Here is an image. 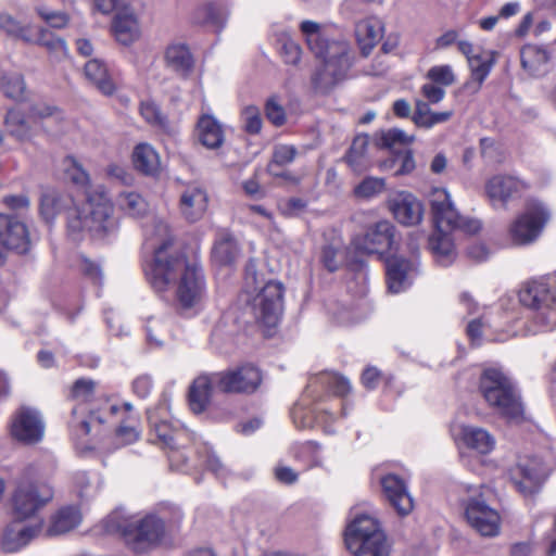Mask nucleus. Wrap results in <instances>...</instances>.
I'll list each match as a JSON object with an SVG mask.
<instances>
[{"instance_id":"obj_37","label":"nucleus","mask_w":556,"mask_h":556,"mask_svg":"<svg viewBox=\"0 0 556 556\" xmlns=\"http://www.w3.org/2000/svg\"><path fill=\"white\" fill-rule=\"evenodd\" d=\"M381 219H375L367 226L364 235L356 237L353 240L354 248L364 254H376L378 260L382 258L380 245L382 242V232L380 230Z\"/></svg>"},{"instance_id":"obj_28","label":"nucleus","mask_w":556,"mask_h":556,"mask_svg":"<svg viewBox=\"0 0 556 556\" xmlns=\"http://www.w3.org/2000/svg\"><path fill=\"white\" fill-rule=\"evenodd\" d=\"M195 135L199 142L207 149H218L225 140L224 129L212 115H202L197 124Z\"/></svg>"},{"instance_id":"obj_8","label":"nucleus","mask_w":556,"mask_h":556,"mask_svg":"<svg viewBox=\"0 0 556 556\" xmlns=\"http://www.w3.org/2000/svg\"><path fill=\"white\" fill-rule=\"evenodd\" d=\"M549 212L541 203L529 204L508 227V238L514 245H528L538 240L549 219Z\"/></svg>"},{"instance_id":"obj_35","label":"nucleus","mask_w":556,"mask_h":556,"mask_svg":"<svg viewBox=\"0 0 556 556\" xmlns=\"http://www.w3.org/2000/svg\"><path fill=\"white\" fill-rule=\"evenodd\" d=\"M460 439L464 444L480 454H489L495 446V439L485 429L475 426H463Z\"/></svg>"},{"instance_id":"obj_58","label":"nucleus","mask_w":556,"mask_h":556,"mask_svg":"<svg viewBox=\"0 0 556 556\" xmlns=\"http://www.w3.org/2000/svg\"><path fill=\"white\" fill-rule=\"evenodd\" d=\"M59 211V199L52 191L46 192L40 201V214L47 220H51Z\"/></svg>"},{"instance_id":"obj_48","label":"nucleus","mask_w":556,"mask_h":556,"mask_svg":"<svg viewBox=\"0 0 556 556\" xmlns=\"http://www.w3.org/2000/svg\"><path fill=\"white\" fill-rule=\"evenodd\" d=\"M75 485L78 489L79 496L88 498L97 494L100 481L96 476L90 477L87 472L81 471L75 476Z\"/></svg>"},{"instance_id":"obj_19","label":"nucleus","mask_w":556,"mask_h":556,"mask_svg":"<svg viewBox=\"0 0 556 556\" xmlns=\"http://www.w3.org/2000/svg\"><path fill=\"white\" fill-rule=\"evenodd\" d=\"M132 409V405L130 403H124L122 406L111 403L110 401H105L100 410L91 409L88 419L86 418H77V414L79 409L77 407L73 408V419L71 421V427L75 433V435H87L90 432L91 426L94 422L103 424L108 421L110 416H117L119 414L129 413Z\"/></svg>"},{"instance_id":"obj_63","label":"nucleus","mask_w":556,"mask_h":556,"mask_svg":"<svg viewBox=\"0 0 556 556\" xmlns=\"http://www.w3.org/2000/svg\"><path fill=\"white\" fill-rule=\"evenodd\" d=\"M2 202L8 208L16 212L26 211L30 205V201L25 194L7 195Z\"/></svg>"},{"instance_id":"obj_15","label":"nucleus","mask_w":556,"mask_h":556,"mask_svg":"<svg viewBox=\"0 0 556 556\" xmlns=\"http://www.w3.org/2000/svg\"><path fill=\"white\" fill-rule=\"evenodd\" d=\"M417 275L418 265L413 260L402 255H392L386 261V276L390 293L396 294L406 291Z\"/></svg>"},{"instance_id":"obj_57","label":"nucleus","mask_w":556,"mask_h":556,"mask_svg":"<svg viewBox=\"0 0 556 556\" xmlns=\"http://www.w3.org/2000/svg\"><path fill=\"white\" fill-rule=\"evenodd\" d=\"M266 117L275 126H281L286 122V112L275 97L269 98L265 105Z\"/></svg>"},{"instance_id":"obj_53","label":"nucleus","mask_w":556,"mask_h":556,"mask_svg":"<svg viewBox=\"0 0 556 556\" xmlns=\"http://www.w3.org/2000/svg\"><path fill=\"white\" fill-rule=\"evenodd\" d=\"M37 14L51 27L63 28L68 23V16L61 11H53L43 5L36 8Z\"/></svg>"},{"instance_id":"obj_47","label":"nucleus","mask_w":556,"mask_h":556,"mask_svg":"<svg viewBox=\"0 0 556 556\" xmlns=\"http://www.w3.org/2000/svg\"><path fill=\"white\" fill-rule=\"evenodd\" d=\"M468 64L471 71L472 79L478 81V85L480 86L490 74V71L493 66V60L490 53L479 52L475 58H470Z\"/></svg>"},{"instance_id":"obj_41","label":"nucleus","mask_w":556,"mask_h":556,"mask_svg":"<svg viewBox=\"0 0 556 556\" xmlns=\"http://www.w3.org/2000/svg\"><path fill=\"white\" fill-rule=\"evenodd\" d=\"M368 144L369 138L366 135L357 136L354 139L346 155V162L354 172L361 173L369 166Z\"/></svg>"},{"instance_id":"obj_52","label":"nucleus","mask_w":556,"mask_h":556,"mask_svg":"<svg viewBox=\"0 0 556 556\" xmlns=\"http://www.w3.org/2000/svg\"><path fill=\"white\" fill-rule=\"evenodd\" d=\"M345 260V251L333 245H327L323 249L321 261L329 271L337 270Z\"/></svg>"},{"instance_id":"obj_12","label":"nucleus","mask_w":556,"mask_h":556,"mask_svg":"<svg viewBox=\"0 0 556 556\" xmlns=\"http://www.w3.org/2000/svg\"><path fill=\"white\" fill-rule=\"evenodd\" d=\"M262 381L260 370L252 365L215 372V388L225 393H251Z\"/></svg>"},{"instance_id":"obj_9","label":"nucleus","mask_w":556,"mask_h":556,"mask_svg":"<svg viewBox=\"0 0 556 556\" xmlns=\"http://www.w3.org/2000/svg\"><path fill=\"white\" fill-rule=\"evenodd\" d=\"M53 497L52 489L45 483L21 482L12 495L14 518L26 520L35 517Z\"/></svg>"},{"instance_id":"obj_14","label":"nucleus","mask_w":556,"mask_h":556,"mask_svg":"<svg viewBox=\"0 0 556 556\" xmlns=\"http://www.w3.org/2000/svg\"><path fill=\"white\" fill-rule=\"evenodd\" d=\"M10 431L16 441L36 444L43 438L45 424L36 409L22 406L12 417Z\"/></svg>"},{"instance_id":"obj_60","label":"nucleus","mask_w":556,"mask_h":556,"mask_svg":"<svg viewBox=\"0 0 556 556\" xmlns=\"http://www.w3.org/2000/svg\"><path fill=\"white\" fill-rule=\"evenodd\" d=\"M281 54L286 63L295 65L301 59L302 49L291 38H285L281 46Z\"/></svg>"},{"instance_id":"obj_6","label":"nucleus","mask_w":556,"mask_h":556,"mask_svg":"<svg viewBox=\"0 0 556 556\" xmlns=\"http://www.w3.org/2000/svg\"><path fill=\"white\" fill-rule=\"evenodd\" d=\"M344 543L354 556H382V529L377 517L357 514L346 525Z\"/></svg>"},{"instance_id":"obj_17","label":"nucleus","mask_w":556,"mask_h":556,"mask_svg":"<svg viewBox=\"0 0 556 556\" xmlns=\"http://www.w3.org/2000/svg\"><path fill=\"white\" fill-rule=\"evenodd\" d=\"M388 207L393 217L404 226L418 225L424 217L422 203L407 191L391 193L388 198Z\"/></svg>"},{"instance_id":"obj_51","label":"nucleus","mask_w":556,"mask_h":556,"mask_svg":"<svg viewBox=\"0 0 556 556\" xmlns=\"http://www.w3.org/2000/svg\"><path fill=\"white\" fill-rule=\"evenodd\" d=\"M382 191V180L375 177H366L354 188V194L358 199L369 200Z\"/></svg>"},{"instance_id":"obj_23","label":"nucleus","mask_w":556,"mask_h":556,"mask_svg":"<svg viewBox=\"0 0 556 556\" xmlns=\"http://www.w3.org/2000/svg\"><path fill=\"white\" fill-rule=\"evenodd\" d=\"M112 29L116 40L124 46L134 43L141 36V26L138 15L128 7L117 11Z\"/></svg>"},{"instance_id":"obj_39","label":"nucleus","mask_w":556,"mask_h":556,"mask_svg":"<svg viewBox=\"0 0 556 556\" xmlns=\"http://www.w3.org/2000/svg\"><path fill=\"white\" fill-rule=\"evenodd\" d=\"M81 521L78 508L68 506L60 509L52 519L49 533L52 535L66 533L76 528Z\"/></svg>"},{"instance_id":"obj_11","label":"nucleus","mask_w":556,"mask_h":556,"mask_svg":"<svg viewBox=\"0 0 556 556\" xmlns=\"http://www.w3.org/2000/svg\"><path fill=\"white\" fill-rule=\"evenodd\" d=\"M283 292L281 282L270 280L253 296L251 306L260 324L267 328L278 325L283 311Z\"/></svg>"},{"instance_id":"obj_22","label":"nucleus","mask_w":556,"mask_h":556,"mask_svg":"<svg viewBox=\"0 0 556 556\" xmlns=\"http://www.w3.org/2000/svg\"><path fill=\"white\" fill-rule=\"evenodd\" d=\"M523 188V182L513 176L496 175L486 181L485 193L493 205L501 203L505 206L510 199L519 195Z\"/></svg>"},{"instance_id":"obj_45","label":"nucleus","mask_w":556,"mask_h":556,"mask_svg":"<svg viewBox=\"0 0 556 556\" xmlns=\"http://www.w3.org/2000/svg\"><path fill=\"white\" fill-rule=\"evenodd\" d=\"M1 90L5 97L12 100H23L26 92L23 75L17 72L4 73L1 77Z\"/></svg>"},{"instance_id":"obj_40","label":"nucleus","mask_w":556,"mask_h":556,"mask_svg":"<svg viewBox=\"0 0 556 556\" xmlns=\"http://www.w3.org/2000/svg\"><path fill=\"white\" fill-rule=\"evenodd\" d=\"M117 206L126 215L139 218L149 211L148 202L136 191H123L116 199Z\"/></svg>"},{"instance_id":"obj_54","label":"nucleus","mask_w":556,"mask_h":556,"mask_svg":"<svg viewBox=\"0 0 556 556\" xmlns=\"http://www.w3.org/2000/svg\"><path fill=\"white\" fill-rule=\"evenodd\" d=\"M64 168L66 176L77 185H86L89 180L88 174L73 156H67L64 160Z\"/></svg>"},{"instance_id":"obj_20","label":"nucleus","mask_w":556,"mask_h":556,"mask_svg":"<svg viewBox=\"0 0 556 556\" xmlns=\"http://www.w3.org/2000/svg\"><path fill=\"white\" fill-rule=\"evenodd\" d=\"M384 497L401 517L408 516L414 509V500L407 485L396 475H384Z\"/></svg>"},{"instance_id":"obj_36","label":"nucleus","mask_w":556,"mask_h":556,"mask_svg":"<svg viewBox=\"0 0 556 556\" xmlns=\"http://www.w3.org/2000/svg\"><path fill=\"white\" fill-rule=\"evenodd\" d=\"M164 60L167 68L181 76L187 75L193 65L192 55L184 43H170L164 52Z\"/></svg>"},{"instance_id":"obj_56","label":"nucleus","mask_w":556,"mask_h":556,"mask_svg":"<svg viewBox=\"0 0 556 556\" xmlns=\"http://www.w3.org/2000/svg\"><path fill=\"white\" fill-rule=\"evenodd\" d=\"M141 116L151 125L164 127L165 119L159 109V106L151 101H143L140 105Z\"/></svg>"},{"instance_id":"obj_27","label":"nucleus","mask_w":556,"mask_h":556,"mask_svg":"<svg viewBox=\"0 0 556 556\" xmlns=\"http://www.w3.org/2000/svg\"><path fill=\"white\" fill-rule=\"evenodd\" d=\"M4 126L9 136L20 142H29L37 134V127L29 115L26 117L21 111L11 109L4 116Z\"/></svg>"},{"instance_id":"obj_38","label":"nucleus","mask_w":556,"mask_h":556,"mask_svg":"<svg viewBox=\"0 0 556 556\" xmlns=\"http://www.w3.org/2000/svg\"><path fill=\"white\" fill-rule=\"evenodd\" d=\"M239 249L235 237L220 231L213 248V258L220 265H230L238 257Z\"/></svg>"},{"instance_id":"obj_13","label":"nucleus","mask_w":556,"mask_h":556,"mask_svg":"<svg viewBox=\"0 0 556 556\" xmlns=\"http://www.w3.org/2000/svg\"><path fill=\"white\" fill-rule=\"evenodd\" d=\"M468 523L482 536H496L501 529L498 511L490 507L483 500V494L468 500L465 507Z\"/></svg>"},{"instance_id":"obj_64","label":"nucleus","mask_w":556,"mask_h":556,"mask_svg":"<svg viewBox=\"0 0 556 556\" xmlns=\"http://www.w3.org/2000/svg\"><path fill=\"white\" fill-rule=\"evenodd\" d=\"M451 198L448 192L445 189L435 188L432 190L431 197H430V204L432 214L441 210L442 207H445V205H450Z\"/></svg>"},{"instance_id":"obj_34","label":"nucleus","mask_w":556,"mask_h":556,"mask_svg":"<svg viewBox=\"0 0 556 556\" xmlns=\"http://www.w3.org/2000/svg\"><path fill=\"white\" fill-rule=\"evenodd\" d=\"M132 161L136 169L144 175L155 176L162 168L159 153L149 143H140L135 148Z\"/></svg>"},{"instance_id":"obj_29","label":"nucleus","mask_w":556,"mask_h":556,"mask_svg":"<svg viewBox=\"0 0 556 556\" xmlns=\"http://www.w3.org/2000/svg\"><path fill=\"white\" fill-rule=\"evenodd\" d=\"M213 386L215 387V372L197 377L189 388V405L193 413H202L211 399Z\"/></svg>"},{"instance_id":"obj_43","label":"nucleus","mask_w":556,"mask_h":556,"mask_svg":"<svg viewBox=\"0 0 556 556\" xmlns=\"http://www.w3.org/2000/svg\"><path fill=\"white\" fill-rule=\"evenodd\" d=\"M30 38L27 43H35L46 47L49 51L56 53L58 55L67 54V46L65 40L54 36L52 33L45 28H38L36 31H31Z\"/></svg>"},{"instance_id":"obj_4","label":"nucleus","mask_w":556,"mask_h":556,"mask_svg":"<svg viewBox=\"0 0 556 556\" xmlns=\"http://www.w3.org/2000/svg\"><path fill=\"white\" fill-rule=\"evenodd\" d=\"M103 526L106 532L121 534L128 545L140 552L156 543L164 533V522L155 515L140 517L122 508L112 511Z\"/></svg>"},{"instance_id":"obj_46","label":"nucleus","mask_w":556,"mask_h":556,"mask_svg":"<svg viewBox=\"0 0 556 556\" xmlns=\"http://www.w3.org/2000/svg\"><path fill=\"white\" fill-rule=\"evenodd\" d=\"M433 220L437 230L440 232L452 231L453 229L462 226V218L455 210L453 203L445 205V207H442L435 212L433 214Z\"/></svg>"},{"instance_id":"obj_7","label":"nucleus","mask_w":556,"mask_h":556,"mask_svg":"<svg viewBox=\"0 0 556 556\" xmlns=\"http://www.w3.org/2000/svg\"><path fill=\"white\" fill-rule=\"evenodd\" d=\"M520 303L532 309V319L542 331L556 328V293L543 281H531L519 292Z\"/></svg>"},{"instance_id":"obj_24","label":"nucleus","mask_w":556,"mask_h":556,"mask_svg":"<svg viewBox=\"0 0 556 556\" xmlns=\"http://www.w3.org/2000/svg\"><path fill=\"white\" fill-rule=\"evenodd\" d=\"M208 204L206 191L198 186L188 187L180 195V213L190 223L200 220Z\"/></svg>"},{"instance_id":"obj_16","label":"nucleus","mask_w":556,"mask_h":556,"mask_svg":"<svg viewBox=\"0 0 556 556\" xmlns=\"http://www.w3.org/2000/svg\"><path fill=\"white\" fill-rule=\"evenodd\" d=\"M514 486L523 495L536 492L545 479L544 468L538 458L520 460L509 470Z\"/></svg>"},{"instance_id":"obj_10","label":"nucleus","mask_w":556,"mask_h":556,"mask_svg":"<svg viewBox=\"0 0 556 556\" xmlns=\"http://www.w3.org/2000/svg\"><path fill=\"white\" fill-rule=\"evenodd\" d=\"M413 140V136L399 128L384 132V169H394V175H405L414 170L415 161L409 148Z\"/></svg>"},{"instance_id":"obj_26","label":"nucleus","mask_w":556,"mask_h":556,"mask_svg":"<svg viewBox=\"0 0 556 556\" xmlns=\"http://www.w3.org/2000/svg\"><path fill=\"white\" fill-rule=\"evenodd\" d=\"M85 77L101 93L111 96L116 90V81L108 68L106 64L100 59L89 60L84 67Z\"/></svg>"},{"instance_id":"obj_21","label":"nucleus","mask_w":556,"mask_h":556,"mask_svg":"<svg viewBox=\"0 0 556 556\" xmlns=\"http://www.w3.org/2000/svg\"><path fill=\"white\" fill-rule=\"evenodd\" d=\"M169 408V400L164 396L155 409L149 410L148 419L160 442L165 446L173 448L175 446V440L179 434V430L176 429L167 419Z\"/></svg>"},{"instance_id":"obj_5","label":"nucleus","mask_w":556,"mask_h":556,"mask_svg":"<svg viewBox=\"0 0 556 556\" xmlns=\"http://www.w3.org/2000/svg\"><path fill=\"white\" fill-rule=\"evenodd\" d=\"M479 389L486 403L502 416L517 420L523 409L520 399L511 381L497 369H485L481 377Z\"/></svg>"},{"instance_id":"obj_18","label":"nucleus","mask_w":556,"mask_h":556,"mask_svg":"<svg viewBox=\"0 0 556 556\" xmlns=\"http://www.w3.org/2000/svg\"><path fill=\"white\" fill-rule=\"evenodd\" d=\"M0 241L3 247L20 254L28 252L30 239L24 223L0 213Z\"/></svg>"},{"instance_id":"obj_25","label":"nucleus","mask_w":556,"mask_h":556,"mask_svg":"<svg viewBox=\"0 0 556 556\" xmlns=\"http://www.w3.org/2000/svg\"><path fill=\"white\" fill-rule=\"evenodd\" d=\"M22 521L14 518L3 531L2 546L8 552H16L27 545L41 529L40 525L25 526Z\"/></svg>"},{"instance_id":"obj_62","label":"nucleus","mask_w":556,"mask_h":556,"mask_svg":"<svg viewBox=\"0 0 556 556\" xmlns=\"http://www.w3.org/2000/svg\"><path fill=\"white\" fill-rule=\"evenodd\" d=\"M274 476L277 481L283 484H293L298 481L299 475L291 467L286 465H277L274 469Z\"/></svg>"},{"instance_id":"obj_31","label":"nucleus","mask_w":556,"mask_h":556,"mask_svg":"<svg viewBox=\"0 0 556 556\" xmlns=\"http://www.w3.org/2000/svg\"><path fill=\"white\" fill-rule=\"evenodd\" d=\"M381 29L382 24L378 17H368L356 24L355 36L363 55L370 54L379 40Z\"/></svg>"},{"instance_id":"obj_32","label":"nucleus","mask_w":556,"mask_h":556,"mask_svg":"<svg viewBox=\"0 0 556 556\" xmlns=\"http://www.w3.org/2000/svg\"><path fill=\"white\" fill-rule=\"evenodd\" d=\"M29 118L37 128L51 135L59 134L58 130L51 128L52 123H59L63 119V115L56 106L46 102H34L29 106Z\"/></svg>"},{"instance_id":"obj_3","label":"nucleus","mask_w":556,"mask_h":556,"mask_svg":"<svg viewBox=\"0 0 556 556\" xmlns=\"http://www.w3.org/2000/svg\"><path fill=\"white\" fill-rule=\"evenodd\" d=\"M117 228L113 204L103 190L89 193L81 207L67 210V229L75 239L85 231L94 238L104 239L114 235Z\"/></svg>"},{"instance_id":"obj_1","label":"nucleus","mask_w":556,"mask_h":556,"mask_svg":"<svg viewBox=\"0 0 556 556\" xmlns=\"http://www.w3.org/2000/svg\"><path fill=\"white\" fill-rule=\"evenodd\" d=\"M144 233L154 250L153 263L146 270L152 289L162 293L176 282V302L181 311L198 309L206 293L204 275L195 264H189L178 254H170L168 249L172 237L168 225L154 217L146 225Z\"/></svg>"},{"instance_id":"obj_49","label":"nucleus","mask_w":556,"mask_h":556,"mask_svg":"<svg viewBox=\"0 0 556 556\" xmlns=\"http://www.w3.org/2000/svg\"><path fill=\"white\" fill-rule=\"evenodd\" d=\"M426 77L440 86H451L455 83V74L453 67L448 64L435 65L429 68Z\"/></svg>"},{"instance_id":"obj_42","label":"nucleus","mask_w":556,"mask_h":556,"mask_svg":"<svg viewBox=\"0 0 556 556\" xmlns=\"http://www.w3.org/2000/svg\"><path fill=\"white\" fill-rule=\"evenodd\" d=\"M429 245L438 261L447 266L452 263L454 256V244L450 231L440 232L437 230L429 239Z\"/></svg>"},{"instance_id":"obj_59","label":"nucleus","mask_w":556,"mask_h":556,"mask_svg":"<svg viewBox=\"0 0 556 556\" xmlns=\"http://www.w3.org/2000/svg\"><path fill=\"white\" fill-rule=\"evenodd\" d=\"M244 128L250 134H257L262 128V118L257 108L248 106L242 113Z\"/></svg>"},{"instance_id":"obj_44","label":"nucleus","mask_w":556,"mask_h":556,"mask_svg":"<svg viewBox=\"0 0 556 556\" xmlns=\"http://www.w3.org/2000/svg\"><path fill=\"white\" fill-rule=\"evenodd\" d=\"M0 29L8 36L21 39L25 42L33 40L30 34L34 27L30 24L23 25L14 16L7 12L0 13Z\"/></svg>"},{"instance_id":"obj_55","label":"nucleus","mask_w":556,"mask_h":556,"mask_svg":"<svg viewBox=\"0 0 556 556\" xmlns=\"http://www.w3.org/2000/svg\"><path fill=\"white\" fill-rule=\"evenodd\" d=\"M323 382L339 396L348 395L352 389L348 378L334 372L326 374L323 377Z\"/></svg>"},{"instance_id":"obj_30","label":"nucleus","mask_w":556,"mask_h":556,"mask_svg":"<svg viewBox=\"0 0 556 556\" xmlns=\"http://www.w3.org/2000/svg\"><path fill=\"white\" fill-rule=\"evenodd\" d=\"M521 65L532 76H541L548 70L549 54L546 49L527 45L520 51Z\"/></svg>"},{"instance_id":"obj_33","label":"nucleus","mask_w":556,"mask_h":556,"mask_svg":"<svg viewBox=\"0 0 556 556\" xmlns=\"http://www.w3.org/2000/svg\"><path fill=\"white\" fill-rule=\"evenodd\" d=\"M296 155V149L289 144H278L275 147L273 152V160L267 166L268 173L273 177H280L286 179L288 182L296 185L299 178L293 176L290 172L280 169L279 167L288 165L293 162Z\"/></svg>"},{"instance_id":"obj_50","label":"nucleus","mask_w":556,"mask_h":556,"mask_svg":"<svg viewBox=\"0 0 556 556\" xmlns=\"http://www.w3.org/2000/svg\"><path fill=\"white\" fill-rule=\"evenodd\" d=\"M96 387L97 383L91 379H78L72 387L71 396L77 402L86 403L92 399Z\"/></svg>"},{"instance_id":"obj_2","label":"nucleus","mask_w":556,"mask_h":556,"mask_svg":"<svg viewBox=\"0 0 556 556\" xmlns=\"http://www.w3.org/2000/svg\"><path fill=\"white\" fill-rule=\"evenodd\" d=\"M300 31L308 49L324 61L313 76V84L316 89L326 92L345 77L350 67L349 46L345 41L330 42L323 25L314 21H302Z\"/></svg>"},{"instance_id":"obj_61","label":"nucleus","mask_w":556,"mask_h":556,"mask_svg":"<svg viewBox=\"0 0 556 556\" xmlns=\"http://www.w3.org/2000/svg\"><path fill=\"white\" fill-rule=\"evenodd\" d=\"M422 96L428 100L429 103H439L445 97V90L434 83H427L421 87Z\"/></svg>"}]
</instances>
